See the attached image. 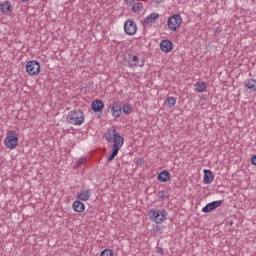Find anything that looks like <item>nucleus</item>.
<instances>
[{"instance_id": "f257e3e1", "label": "nucleus", "mask_w": 256, "mask_h": 256, "mask_svg": "<svg viewBox=\"0 0 256 256\" xmlns=\"http://www.w3.org/2000/svg\"><path fill=\"white\" fill-rule=\"evenodd\" d=\"M66 121L70 125H83L85 123V113L79 109L72 110L68 113Z\"/></svg>"}, {"instance_id": "f03ea898", "label": "nucleus", "mask_w": 256, "mask_h": 256, "mask_svg": "<svg viewBox=\"0 0 256 256\" xmlns=\"http://www.w3.org/2000/svg\"><path fill=\"white\" fill-rule=\"evenodd\" d=\"M167 210L165 209H152L149 211V217L151 221H154V223H157V225H161V223H164V221L167 220Z\"/></svg>"}, {"instance_id": "7ed1b4c3", "label": "nucleus", "mask_w": 256, "mask_h": 256, "mask_svg": "<svg viewBox=\"0 0 256 256\" xmlns=\"http://www.w3.org/2000/svg\"><path fill=\"white\" fill-rule=\"evenodd\" d=\"M4 144L8 149H15L19 145V137H17V132H15V130L7 132Z\"/></svg>"}, {"instance_id": "20e7f679", "label": "nucleus", "mask_w": 256, "mask_h": 256, "mask_svg": "<svg viewBox=\"0 0 256 256\" xmlns=\"http://www.w3.org/2000/svg\"><path fill=\"white\" fill-rule=\"evenodd\" d=\"M181 23H183V18L181 17V14H174L168 18L167 26L170 31L177 32V29L181 27Z\"/></svg>"}, {"instance_id": "39448f33", "label": "nucleus", "mask_w": 256, "mask_h": 256, "mask_svg": "<svg viewBox=\"0 0 256 256\" xmlns=\"http://www.w3.org/2000/svg\"><path fill=\"white\" fill-rule=\"evenodd\" d=\"M26 71L30 75H39L41 72V65L35 60H31L26 64Z\"/></svg>"}, {"instance_id": "423d86ee", "label": "nucleus", "mask_w": 256, "mask_h": 256, "mask_svg": "<svg viewBox=\"0 0 256 256\" xmlns=\"http://www.w3.org/2000/svg\"><path fill=\"white\" fill-rule=\"evenodd\" d=\"M124 31L126 35H135L137 33V24H135L133 20L128 19L124 23Z\"/></svg>"}, {"instance_id": "0eeeda50", "label": "nucleus", "mask_w": 256, "mask_h": 256, "mask_svg": "<svg viewBox=\"0 0 256 256\" xmlns=\"http://www.w3.org/2000/svg\"><path fill=\"white\" fill-rule=\"evenodd\" d=\"M221 205H223V200L210 202L202 208V213H211V211H215V209L221 207Z\"/></svg>"}, {"instance_id": "6e6552de", "label": "nucleus", "mask_w": 256, "mask_h": 256, "mask_svg": "<svg viewBox=\"0 0 256 256\" xmlns=\"http://www.w3.org/2000/svg\"><path fill=\"white\" fill-rule=\"evenodd\" d=\"M110 109L113 117H121L123 108L121 107V103H119V101H114L112 104H110Z\"/></svg>"}, {"instance_id": "1a4fd4ad", "label": "nucleus", "mask_w": 256, "mask_h": 256, "mask_svg": "<svg viewBox=\"0 0 256 256\" xmlns=\"http://www.w3.org/2000/svg\"><path fill=\"white\" fill-rule=\"evenodd\" d=\"M160 49L164 53H171L173 51V42L171 40H162L160 42Z\"/></svg>"}, {"instance_id": "9d476101", "label": "nucleus", "mask_w": 256, "mask_h": 256, "mask_svg": "<svg viewBox=\"0 0 256 256\" xmlns=\"http://www.w3.org/2000/svg\"><path fill=\"white\" fill-rule=\"evenodd\" d=\"M159 19V13H152L148 17H146L143 21L144 27H149V25H153Z\"/></svg>"}, {"instance_id": "9b49d317", "label": "nucleus", "mask_w": 256, "mask_h": 256, "mask_svg": "<svg viewBox=\"0 0 256 256\" xmlns=\"http://www.w3.org/2000/svg\"><path fill=\"white\" fill-rule=\"evenodd\" d=\"M119 136V132H117V129L115 128H110L107 130L106 134H105V139L106 141H108V143H113V140Z\"/></svg>"}, {"instance_id": "f8f14e48", "label": "nucleus", "mask_w": 256, "mask_h": 256, "mask_svg": "<svg viewBox=\"0 0 256 256\" xmlns=\"http://www.w3.org/2000/svg\"><path fill=\"white\" fill-rule=\"evenodd\" d=\"M105 104L101 100H94L91 104V109L94 113H102Z\"/></svg>"}, {"instance_id": "ddd939ff", "label": "nucleus", "mask_w": 256, "mask_h": 256, "mask_svg": "<svg viewBox=\"0 0 256 256\" xmlns=\"http://www.w3.org/2000/svg\"><path fill=\"white\" fill-rule=\"evenodd\" d=\"M213 179H215L213 171L205 169L203 178V182L205 183V185H211V183H213Z\"/></svg>"}, {"instance_id": "4468645a", "label": "nucleus", "mask_w": 256, "mask_h": 256, "mask_svg": "<svg viewBox=\"0 0 256 256\" xmlns=\"http://www.w3.org/2000/svg\"><path fill=\"white\" fill-rule=\"evenodd\" d=\"M12 7L13 6L11 5V2L9 1H4L3 3L0 4V9L4 15H11Z\"/></svg>"}, {"instance_id": "2eb2a0df", "label": "nucleus", "mask_w": 256, "mask_h": 256, "mask_svg": "<svg viewBox=\"0 0 256 256\" xmlns=\"http://www.w3.org/2000/svg\"><path fill=\"white\" fill-rule=\"evenodd\" d=\"M113 143L114 144L112 146V149H116L117 151H119L121 147H123V143H125V139L123 138V136L118 134V136L114 138Z\"/></svg>"}, {"instance_id": "dca6fc26", "label": "nucleus", "mask_w": 256, "mask_h": 256, "mask_svg": "<svg viewBox=\"0 0 256 256\" xmlns=\"http://www.w3.org/2000/svg\"><path fill=\"white\" fill-rule=\"evenodd\" d=\"M76 197L79 201H89L91 199V190H81Z\"/></svg>"}, {"instance_id": "f3484780", "label": "nucleus", "mask_w": 256, "mask_h": 256, "mask_svg": "<svg viewBox=\"0 0 256 256\" xmlns=\"http://www.w3.org/2000/svg\"><path fill=\"white\" fill-rule=\"evenodd\" d=\"M158 181H160V183H167V181H171V173L167 170L160 172L158 174Z\"/></svg>"}, {"instance_id": "a211bd4d", "label": "nucleus", "mask_w": 256, "mask_h": 256, "mask_svg": "<svg viewBox=\"0 0 256 256\" xmlns=\"http://www.w3.org/2000/svg\"><path fill=\"white\" fill-rule=\"evenodd\" d=\"M73 210L76 212V213H83L85 211V204L83 202H81V200H76L74 203H73Z\"/></svg>"}, {"instance_id": "6ab92c4d", "label": "nucleus", "mask_w": 256, "mask_h": 256, "mask_svg": "<svg viewBox=\"0 0 256 256\" xmlns=\"http://www.w3.org/2000/svg\"><path fill=\"white\" fill-rule=\"evenodd\" d=\"M139 63V57L137 55L132 56L131 63H129V67H137ZM145 60H142L141 64H139V67H144Z\"/></svg>"}, {"instance_id": "aec40b11", "label": "nucleus", "mask_w": 256, "mask_h": 256, "mask_svg": "<svg viewBox=\"0 0 256 256\" xmlns=\"http://www.w3.org/2000/svg\"><path fill=\"white\" fill-rule=\"evenodd\" d=\"M245 87L246 89H249L252 92L256 91V80L255 79H250L247 82H245Z\"/></svg>"}, {"instance_id": "412c9836", "label": "nucleus", "mask_w": 256, "mask_h": 256, "mask_svg": "<svg viewBox=\"0 0 256 256\" xmlns=\"http://www.w3.org/2000/svg\"><path fill=\"white\" fill-rule=\"evenodd\" d=\"M205 89H207V85L205 84V82H197L195 84V91H197V93H203Z\"/></svg>"}, {"instance_id": "4be33fe9", "label": "nucleus", "mask_w": 256, "mask_h": 256, "mask_svg": "<svg viewBox=\"0 0 256 256\" xmlns=\"http://www.w3.org/2000/svg\"><path fill=\"white\" fill-rule=\"evenodd\" d=\"M122 111L125 115H131L133 112V106L131 104H124L122 107Z\"/></svg>"}, {"instance_id": "5701e85b", "label": "nucleus", "mask_w": 256, "mask_h": 256, "mask_svg": "<svg viewBox=\"0 0 256 256\" xmlns=\"http://www.w3.org/2000/svg\"><path fill=\"white\" fill-rule=\"evenodd\" d=\"M143 9V3L137 2L132 6L133 13H141Z\"/></svg>"}, {"instance_id": "b1692460", "label": "nucleus", "mask_w": 256, "mask_h": 256, "mask_svg": "<svg viewBox=\"0 0 256 256\" xmlns=\"http://www.w3.org/2000/svg\"><path fill=\"white\" fill-rule=\"evenodd\" d=\"M166 103L168 107H175V105L177 104V99H175V97H167Z\"/></svg>"}, {"instance_id": "393cba45", "label": "nucleus", "mask_w": 256, "mask_h": 256, "mask_svg": "<svg viewBox=\"0 0 256 256\" xmlns=\"http://www.w3.org/2000/svg\"><path fill=\"white\" fill-rule=\"evenodd\" d=\"M118 153H119V150L113 149L112 153L110 154V156H108L107 161L109 163H111V161H113V159H115V157H117Z\"/></svg>"}, {"instance_id": "a878e982", "label": "nucleus", "mask_w": 256, "mask_h": 256, "mask_svg": "<svg viewBox=\"0 0 256 256\" xmlns=\"http://www.w3.org/2000/svg\"><path fill=\"white\" fill-rule=\"evenodd\" d=\"M100 256H113V250L105 249L100 253Z\"/></svg>"}, {"instance_id": "bb28decb", "label": "nucleus", "mask_w": 256, "mask_h": 256, "mask_svg": "<svg viewBox=\"0 0 256 256\" xmlns=\"http://www.w3.org/2000/svg\"><path fill=\"white\" fill-rule=\"evenodd\" d=\"M158 197L159 199H161L162 201H167V199H169V196L165 195V191H159L158 192Z\"/></svg>"}, {"instance_id": "cd10ccee", "label": "nucleus", "mask_w": 256, "mask_h": 256, "mask_svg": "<svg viewBox=\"0 0 256 256\" xmlns=\"http://www.w3.org/2000/svg\"><path fill=\"white\" fill-rule=\"evenodd\" d=\"M85 163H87V158L82 157L76 162V165L77 167H81V165H85Z\"/></svg>"}, {"instance_id": "c85d7f7f", "label": "nucleus", "mask_w": 256, "mask_h": 256, "mask_svg": "<svg viewBox=\"0 0 256 256\" xmlns=\"http://www.w3.org/2000/svg\"><path fill=\"white\" fill-rule=\"evenodd\" d=\"M155 232L160 233L161 235V233H163V229H161L159 226H156Z\"/></svg>"}, {"instance_id": "c756f323", "label": "nucleus", "mask_w": 256, "mask_h": 256, "mask_svg": "<svg viewBox=\"0 0 256 256\" xmlns=\"http://www.w3.org/2000/svg\"><path fill=\"white\" fill-rule=\"evenodd\" d=\"M251 163H252V165H255V167H256V155H254V156L251 158Z\"/></svg>"}, {"instance_id": "7c9ffc66", "label": "nucleus", "mask_w": 256, "mask_h": 256, "mask_svg": "<svg viewBox=\"0 0 256 256\" xmlns=\"http://www.w3.org/2000/svg\"><path fill=\"white\" fill-rule=\"evenodd\" d=\"M125 2H126L128 5H132V3L135 2V0H125Z\"/></svg>"}, {"instance_id": "2f4dec72", "label": "nucleus", "mask_w": 256, "mask_h": 256, "mask_svg": "<svg viewBox=\"0 0 256 256\" xmlns=\"http://www.w3.org/2000/svg\"><path fill=\"white\" fill-rule=\"evenodd\" d=\"M157 253H159L160 255H163V248H157Z\"/></svg>"}, {"instance_id": "473e14b6", "label": "nucleus", "mask_w": 256, "mask_h": 256, "mask_svg": "<svg viewBox=\"0 0 256 256\" xmlns=\"http://www.w3.org/2000/svg\"><path fill=\"white\" fill-rule=\"evenodd\" d=\"M154 3H157V4H159V3H163V0H152Z\"/></svg>"}, {"instance_id": "72a5a7b5", "label": "nucleus", "mask_w": 256, "mask_h": 256, "mask_svg": "<svg viewBox=\"0 0 256 256\" xmlns=\"http://www.w3.org/2000/svg\"><path fill=\"white\" fill-rule=\"evenodd\" d=\"M23 1V3H27L29 0H22Z\"/></svg>"}, {"instance_id": "f704fd0d", "label": "nucleus", "mask_w": 256, "mask_h": 256, "mask_svg": "<svg viewBox=\"0 0 256 256\" xmlns=\"http://www.w3.org/2000/svg\"><path fill=\"white\" fill-rule=\"evenodd\" d=\"M229 225H230V227L233 226V222H230Z\"/></svg>"}, {"instance_id": "c9c22d12", "label": "nucleus", "mask_w": 256, "mask_h": 256, "mask_svg": "<svg viewBox=\"0 0 256 256\" xmlns=\"http://www.w3.org/2000/svg\"><path fill=\"white\" fill-rule=\"evenodd\" d=\"M216 32H217V33H220L221 31H219V30H216Z\"/></svg>"}, {"instance_id": "e433bc0d", "label": "nucleus", "mask_w": 256, "mask_h": 256, "mask_svg": "<svg viewBox=\"0 0 256 256\" xmlns=\"http://www.w3.org/2000/svg\"><path fill=\"white\" fill-rule=\"evenodd\" d=\"M216 32H217V33H220L221 31H219V30H216Z\"/></svg>"}]
</instances>
